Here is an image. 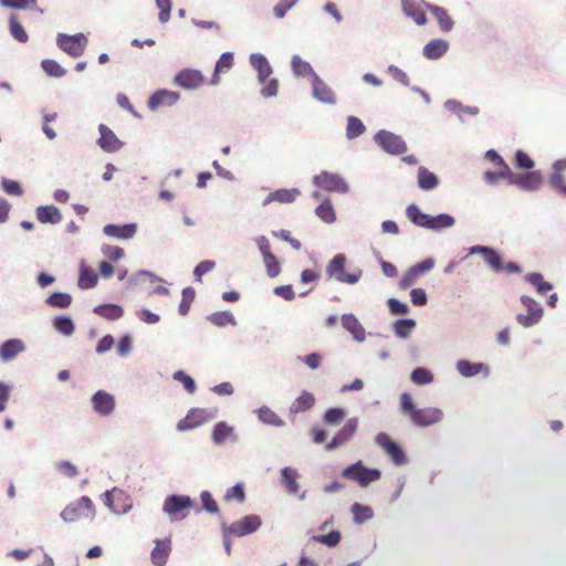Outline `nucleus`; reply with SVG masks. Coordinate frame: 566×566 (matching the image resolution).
Instances as JSON below:
<instances>
[{"mask_svg":"<svg viewBox=\"0 0 566 566\" xmlns=\"http://www.w3.org/2000/svg\"><path fill=\"white\" fill-rule=\"evenodd\" d=\"M346 256L342 253L336 254L326 265V273L329 279H334L339 283L355 284L361 277V270L348 273L346 272Z\"/></svg>","mask_w":566,"mask_h":566,"instance_id":"obj_2","label":"nucleus"},{"mask_svg":"<svg viewBox=\"0 0 566 566\" xmlns=\"http://www.w3.org/2000/svg\"><path fill=\"white\" fill-rule=\"evenodd\" d=\"M10 33L19 42L25 43L29 39L23 25L17 20L14 15L10 17L9 20Z\"/></svg>","mask_w":566,"mask_h":566,"instance_id":"obj_49","label":"nucleus"},{"mask_svg":"<svg viewBox=\"0 0 566 566\" xmlns=\"http://www.w3.org/2000/svg\"><path fill=\"white\" fill-rule=\"evenodd\" d=\"M174 379L180 381L189 394H193L196 391L195 380L184 371H176L174 374Z\"/></svg>","mask_w":566,"mask_h":566,"instance_id":"obj_62","label":"nucleus"},{"mask_svg":"<svg viewBox=\"0 0 566 566\" xmlns=\"http://www.w3.org/2000/svg\"><path fill=\"white\" fill-rule=\"evenodd\" d=\"M155 544L150 554L151 563L155 566H165L171 552V541L169 538L157 539Z\"/></svg>","mask_w":566,"mask_h":566,"instance_id":"obj_22","label":"nucleus"},{"mask_svg":"<svg viewBox=\"0 0 566 566\" xmlns=\"http://www.w3.org/2000/svg\"><path fill=\"white\" fill-rule=\"evenodd\" d=\"M95 514V507L88 496L80 497L75 503L67 505L61 513L63 521L76 522L81 518H91Z\"/></svg>","mask_w":566,"mask_h":566,"instance_id":"obj_4","label":"nucleus"},{"mask_svg":"<svg viewBox=\"0 0 566 566\" xmlns=\"http://www.w3.org/2000/svg\"><path fill=\"white\" fill-rule=\"evenodd\" d=\"M36 219L41 223L56 224L62 221L61 211L54 206H40L36 208Z\"/></svg>","mask_w":566,"mask_h":566,"instance_id":"obj_28","label":"nucleus"},{"mask_svg":"<svg viewBox=\"0 0 566 566\" xmlns=\"http://www.w3.org/2000/svg\"><path fill=\"white\" fill-rule=\"evenodd\" d=\"M453 224H454L453 217L446 214V213H441L436 217H431V216L429 217V223H428L427 229L440 230V229L449 228Z\"/></svg>","mask_w":566,"mask_h":566,"instance_id":"obj_43","label":"nucleus"},{"mask_svg":"<svg viewBox=\"0 0 566 566\" xmlns=\"http://www.w3.org/2000/svg\"><path fill=\"white\" fill-rule=\"evenodd\" d=\"M342 476L357 482L361 488H366L371 482L379 480L381 473L378 469H368L361 461H357L345 468L342 472Z\"/></svg>","mask_w":566,"mask_h":566,"instance_id":"obj_3","label":"nucleus"},{"mask_svg":"<svg viewBox=\"0 0 566 566\" xmlns=\"http://www.w3.org/2000/svg\"><path fill=\"white\" fill-rule=\"evenodd\" d=\"M200 500L202 503V507L210 514H216L219 512V506L211 493L208 491H202L200 494Z\"/></svg>","mask_w":566,"mask_h":566,"instance_id":"obj_59","label":"nucleus"},{"mask_svg":"<svg viewBox=\"0 0 566 566\" xmlns=\"http://www.w3.org/2000/svg\"><path fill=\"white\" fill-rule=\"evenodd\" d=\"M94 313L109 321L118 319L124 315L123 308L116 304L98 305L94 308Z\"/></svg>","mask_w":566,"mask_h":566,"instance_id":"obj_32","label":"nucleus"},{"mask_svg":"<svg viewBox=\"0 0 566 566\" xmlns=\"http://www.w3.org/2000/svg\"><path fill=\"white\" fill-rule=\"evenodd\" d=\"M515 167L518 169H532L534 161L525 151L517 150L515 153Z\"/></svg>","mask_w":566,"mask_h":566,"instance_id":"obj_61","label":"nucleus"},{"mask_svg":"<svg viewBox=\"0 0 566 566\" xmlns=\"http://www.w3.org/2000/svg\"><path fill=\"white\" fill-rule=\"evenodd\" d=\"M416 323L413 319H399L394 324L395 334L399 337H408Z\"/></svg>","mask_w":566,"mask_h":566,"instance_id":"obj_52","label":"nucleus"},{"mask_svg":"<svg viewBox=\"0 0 566 566\" xmlns=\"http://www.w3.org/2000/svg\"><path fill=\"white\" fill-rule=\"evenodd\" d=\"M71 303L72 296L67 293L62 292H54L46 300V304L49 306L56 308H66L71 305Z\"/></svg>","mask_w":566,"mask_h":566,"instance_id":"obj_42","label":"nucleus"},{"mask_svg":"<svg viewBox=\"0 0 566 566\" xmlns=\"http://www.w3.org/2000/svg\"><path fill=\"white\" fill-rule=\"evenodd\" d=\"M566 171V158L554 163L553 172L548 178L549 186L566 196V185H564Z\"/></svg>","mask_w":566,"mask_h":566,"instance_id":"obj_20","label":"nucleus"},{"mask_svg":"<svg viewBox=\"0 0 566 566\" xmlns=\"http://www.w3.org/2000/svg\"><path fill=\"white\" fill-rule=\"evenodd\" d=\"M209 321L219 327L226 326L228 324H234V317L230 312H216L209 316Z\"/></svg>","mask_w":566,"mask_h":566,"instance_id":"obj_55","label":"nucleus"},{"mask_svg":"<svg viewBox=\"0 0 566 566\" xmlns=\"http://www.w3.org/2000/svg\"><path fill=\"white\" fill-rule=\"evenodd\" d=\"M406 214L413 224L422 228L428 227L430 216L423 213L417 205H409L406 209Z\"/></svg>","mask_w":566,"mask_h":566,"instance_id":"obj_37","label":"nucleus"},{"mask_svg":"<svg viewBox=\"0 0 566 566\" xmlns=\"http://www.w3.org/2000/svg\"><path fill=\"white\" fill-rule=\"evenodd\" d=\"M232 53H223L216 63L214 73L211 77V85H218L220 83V73L229 71L233 66Z\"/></svg>","mask_w":566,"mask_h":566,"instance_id":"obj_31","label":"nucleus"},{"mask_svg":"<svg viewBox=\"0 0 566 566\" xmlns=\"http://www.w3.org/2000/svg\"><path fill=\"white\" fill-rule=\"evenodd\" d=\"M233 433L232 427L224 422H219L214 426L212 431V440L217 444L223 443Z\"/></svg>","mask_w":566,"mask_h":566,"instance_id":"obj_45","label":"nucleus"},{"mask_svg":"<svg viewBox=\"0 0 566 566\" xmlns=\"http://www.w3.org/2000/svg\"><path fill=\"white\" fill-rule=\"evenodd\" d=\"M179 99V94L174 91L161 90L155 92L148 99V107L157 109L160 106H171Z\"/></svg>","mask_w":566,"mask_h":566,"instance_id":"obj_21","label":"nucleus"},{"mask_svg":"<svg viewBox=\"0 0 566 566\" xmlns=\"http://www.w3.org/2000/svg\"><path fill=\"white\" fill-rule=\"evenodd\" d=\"M509 174V184L517 186L525 191H536L543 184V176L539 171H528L525 174Z\"/></svg>","mask_w":566,"mask_h":566,"instance_id":"obj_10","label":"nucleus"},{"mask_svg":"<svg viewBox=\"0 0 566 566\" xmlns=\"http://www.w3.org/2000/svg\"><path fill=\"white\" fill-rule=\"evenodd\" d=\"M375 142L391 155H401L407 151V144L402 137L385 129L379 130L375 135Z\"/></svg>","mask_w":566,"mask_h":566,"instance_id":"obj_6","label":"nucleus"},{"mask_svg":"<svg viewBox=\"0 0 566 566\" xmlns=\"http://www.w3.org/2000/svg\"><path fill=\"white\" fill-rule=\"evenodd\" d=\"M103 231L107 237L127 240L136 234L137 227L135 223H127L123 226L107 224L104 227Z\"/></svg>","mask_w":566,"mask_h":566,"instance_id":"obj_25","label":"nucleus"},{"mask_svg":"<svg viewBox=\"0 0 566 566\" xmlns=\"http://www.w3.org/2000/svg\"><path fill=\"white\" fill-rule=\"evenodd\" d=\"M101 137L98 139V145L102 149L108 153H113L118 150L122 147L120 140L116 137V135L104 124H101L99 127Z\"/></svg>","mask_w":566,"mask_h":566,"instance_id":"obj_23","label":"nucleus"},{"mask_svg":"<svg viewBox=\"0 0 566 566\" xmlns=\"http://www.w3.org/2000/svg\"><path fill=\"white\" fill-rule=\"evenodd\" d=\"M175 82L187 90H195L205 83L203 75L197 70H182L176 75Z\"/></svg>","mask_w":566,"mask_h":566,"instance_id":"obj_16","label":"nucleus"},{"mask_svg":"<svg viewBox=\"0 0 566 566\" xmlns=\"http://www.w3.org/2000/svg\"><path fill=\"white\" fill-rule=\"evenodd\" d=\"M25 346L21 339L13 338L4 342L0 347V359L2 361H9L13 359L18 354L22 353Z\"/></svg>","mask_w":566,"mask_h":566,"instance_id":"obj_27","label":"nucleus"},{"mask_svg":"<svg viewBox=\"0 0 566 566\" xmlns=\"http://www.w3.org/2000/svg\"><path fill=\"white\" fill-rule=\"evenodd\" d=\"M223 500L227 501V502H229L231 500H235L239 503L244 502L245 493H244L243 484L242 483H238L234 486L228 489L226 494H224V496H223Z\"/></svg>","mask_w":566,"mask_h":566,"instance_id":"obj_56","label":"nucleus"},{"mask_svg":"<svg viewBox=\"0 0 566 566\" xmlns=\"http://www.w3.org/2000/svg\"><path fill=\"white\" fill-rule=\"evenodd\" d=\"M316 216L326 223H332L335 221V211L329 200L323 201L316 208Z\"/></svg>","mask_w":566,"mask_h":566,"instance_id":"obj_48","label":"nucleus"},{"mask_svg":"<svg viewBox=\"0 0 566 566\" xmlns=\"http://www.w3.org/2000/svg\"><path fill=\"white\" fill-rule=\"evenodd\" d=\"M264 265L266 268V273L270 277H275L281 272V266L275 258V255L272 253L270 255H266L263 258Z\"/></svg>","mask_w":566,"mask_h":566,"instance_id":"obj_57","label":"nucleus"},{"mask_svg":"<svg viewBox=\"0 0 566 566\" xmlns=\"http://www.w3.org/2000/svg\"><path fill=\"white\" fill-rule=\"evenodd\" d=\"M313 181L317 187L327 191L344 193L348 190V186L345 180L336 174L323 171L319 175H316Z\"/></svg>","mask_w":566,"mask_h":566,"instance_id":"obj_13","label":"nucleus"},{"mask_svg":"<svg viewBox=\"0 0 566 566\" xmlns=\"http://www.w3.org/2000/svg\"><path fill=\"white\" fill-rule=\"evenodd\" d=\"M522 304L527 310V314H518L516 321L524 327H531L537 324L543 316V308L541 305L530 296H522Z\"/></svg>","mask_w":566,"mask_h":566,"instance_id":"obj_12","label":"nucleus"},{"mask_svg":"<svg viewBox=\"0 0 566 566\" xmlns=\"http://www.w3.org/2000/svg\"><path fill=\"white\" fill-rule=\"evenodd\" d=\"M458 371L464 377H472L480 374L482 370L488 373V367L481 363H471L469 360L462 359L457 364Z\"/></svg>","mask_w":566,"mask_h":566,"instance_id":"obj_35","label":"nucleus"},{"mask_svg":"<svg viewBox=\"0 0 566 566\" xmlns=\"http://www.w3.org/2000/svg\"><path fill=\"white\" fill-rule=\"evenodd\" d=\"M181 302L178 307L180 315L186 316L189 313L190 306L196 297V292L192 287H185L181 292Z\"/></svg>","mask_w":566,"mask_h":566,"instance_id":"obj_47","label":"nucleus"},{"mask_svg":"<svg viewBox=\"0 0 566 566\" xmlns=\"http://www.w3.org/2000/svg\"><path fill=\"white\" fill-rule=\"evenodd\" d=\"M300 195V191L297 189H279L275 190L264 199L263 206H266L273 201H277L280 203H291L293 202L296 197Z\"/></svg>","mask_w":566,"mask_h":566,"instance_id":"obj_29","label":"nucleus"},{"mask_svg":"<svg viewBox=\"0 0 566 566\" xmlns=\"http://www.w3.org/2000/svg\"><path fill=\"white\" fill-rule=\"evenodd\" d=\"M87 39L83 33L75 35L59 34L57 45L71 56H80L85 50Z\"/></svg>","mask_w":566,"mask_h":566,"instance_id":"obj_11","label":"nucleus"},{"mask_svg":"<svg viewBox=\"0 0 566 566\" xmlns=\"http://www.w3.org/2000/svg\"><path fill=\"white\" fill-rule=\"evenodd\" d=\"M424 8L433 14L443 32L451 31L454 23L444 8L431 3H424Z\"/></svg>","mask_w":566,"mask_h":566,"instance_id":"obj_26","label":"nucleus"},{"mask_svg":"<svg viewBox=\"0 0 566 566\" xmlns=\"http://www.w3.org/2000/svg\"><path fill=\"white\" fill-rule=\"evenodd\" d=\"M424 3L423 1L417 0H401V9L403 13L413 19V21L418 25H424L427 23V17L424 12Z\"/></svg>","mask_w":566,"mask_h":566,"instance_id":"obj_17","label":"nucleus"},{"mask_svg":"<svg viewBox=\"0 0 566 566\" xmlns=\"http://www.w3.org/2000/svg\"><path fill=\"white\" fill-rule=\"evenodd\" d=\"M54 327L64 335H71L74 332L72 319L64 316H59L54 319Z\"/></svg>","mask_w":566,"mask_h":566,"instance_id":"obj_58","label":"nucleus"},{"mask_svg":"<svg viewBox=\"0 0 566 566\" xmlns=\"http://www.w3.org/2000/svg\"><path fill=\"white\" fill-rule=\"evenodd\" d=\"M376 443L391 459L395 465H403L407 462V455L402 448L387 433H378L376 437Z\"/></svg>","mask_w":566,"mask_h":566,"instance_id":"obj_9","label":"nucleus"},{"mask_svg":"<svg viewBox=\"0 0 566 566\" xmlns=\"http://www.w3.org/2000/svg\"><path fill=\"white\" fill-rule=\"evenodd\" d=\"M448 50V42L441 39L432 40L423 48V55L429 60L441 57Z\"/></svg>","mask_w":566,"mask_h":566,"instance_id":"obj_30","label":"nucleus"},{"mask_svg":"<svg viewBox=\"0 0 566 566\" xmlns=\"http://www.w3.org/2000/svg\"><path fill=\"white\" fill-rule=\"evenodd\" d=\"M411 380L416 385H427L433 380V376L429 369L418 367L411 373Z\"/></svg>","mask_w":566,"mask_h":566,"instance_id":"obj_50","label":"nucleus"},{"mask_svg":"<svg viewBox=\"0 0 566 566\" xmlns=\"http://www.w3.org/2000/svg\"><path fill=\"white\" fill-rule=\"evenodd\" d=\"M400 405L402 412L408 415L412 423L418 427H428L442 420L443 412L438 408H422L415 407L412 397L405 392L400 396Z\"/></svg>","mask_w":566,"mask_h":566,"instance_id":"obj_1","label":"nucleus"},{"mask_svg":"<svg viewBox=\"0 0 566 566\" xmlns=\"http://www.w3.org/2000/svg\"><path fill=\"white\" fill-rule=\"evenodd\" d=\"M470 254H481L485 263L494 271L503 270L501 255L492 248L475 245L470 249Z\"/></svg>","mask_w":566,"mask_h":566,"instance_id":"obj_18","label":"nucleus"},{"mask_svg":"<svg viewBox=\"0 0 566 566\" xmlns=\"http://www.w3.org/2000/svg\"><path fill=\"white\" fill-rule=\"evenodd\" d=\"M97 284L96 273L88 266H82L78 277V286L81 289H92Z\"/></svg>","mask_w":566,"mask_h":566,"instance_id":"obj_40","label":"nucleus"},{"mask_svg":"<svg viewBox=\"0 0 566 566\" xmlns=\"http://www.w3.org/2000/svg\"><path fill=\"white\" fill-rule=\"evenodd\" d=\"M261 526V518L258 515L251 514L243 516L239 521L223 525L224 535H233L237 537L245 536L255 532Z\"/></svg>","mask_w":566,"mask_h":566,"instance_id":"obj_7","label":"nucleus"},{"mask_svg":"<svg viewBox=\"0 0 566 566\" xmlns=\"http://www.w3.org/2000/svg\"><path fill=\"white\" fill-rule=\"evenodd\" d=\"M214 412L203 408H192L185 418L178 421L177 429L179 431L192 430L214 418Z\"/></svg>","mask_w":566,"mask_h":566,"instance_id":"obj_8","label":"nucleus"},{"mask_svg":"<svg viewBox=\"0 0 566 566\" xmlns=\"http://www.w3.org/2000/svg\"><path fill=\"white\" fill-rule=\"evenodd\" d=\"M342 535L338 531H332L326 535H315L313 541L324 544L328 547H334L340 542Z\"/></svg>","mask_w":566,"mask_h":566,"instance_id":"obj_54","label":"nucleus"},{"mask_svg":"<svg viewBox=\"0 0 566 566\" xmlns=\"http://www.w3.org/2000/svg\"><path fill=\"white\" fill-rule=\"evenodd\" d=\"M365 130L366 127L358 117L349 116L347 118L346 135L349 139L360 136Z\"/></svg>","mask_w":566,"mask_h":566,"instance_id":"obj_44","label":"nucleus"},{"mask_svg":"<svg viewBox=\"0 0 566 566\" xmlns=\"http://www.w3.org/2000/svg\"><path fill=\"white\" fill-rule=\"evenodd\" d=\"M342 325L345 329L357 336V333L361 331V326L354 315L346 314L342 317Z\"/></svg>","mask_w":566,"mask_h":566,"instance_id":"obj_60","label":"nucleus"},{"mask_svg":"<svg viewBox=\"0 0 566 566\" xmlns=\"http://www.w3.org/2000/svg\"><path fill=\"white\" fill-rule=\"evenodd\" d=\"M159 9L158 19L161 23H166L170 18L171 1L170 0H156Z\"/></svg>","mask_w":566,"mask_h":566,"instance_id":"obj_63","label":"nucleus"},{"mask_svg":"<svg viewBox=\"0 0 566 566\" xmlns=\"http://www.w3.org/2000/svg\"><path fill=\"white\" fill-rule=\"evenodd\" d=\"M93 409L99 416H109L115 409V398L113 395L98 390L92 397Z\"/></svg>","mask_w":566,"mask_h":566,"instance_id":"obj_15","label":"nucleus"},{"mask_svg":"<svg viewBox=\"0 0 566 566\" xmlns=\"http://www.w3.org/2000/svg\"><path fill=\"white\" fill-rule=\"evenodd\" d=\"M313 96L325 104H335L336 94L318 75H314L312 81Z\"/></svg>","mask_w":566,"mask_h":566,"instance_id":"obj_19","label":"nucleus"},{"mask_svg":"<svg viewBox=\"0 0 566 566\" xmlns=\"http://www.w3.org/2000/svg\"><path fill=\"white\" fill-rule=\"evenodd\" d=\"M525 280L530 282L539 294L543 295L553 289L551 283L544 281L541 273H528L525 275Z\"/></svg>","mask_w":566,"mask_h":566,"instance_id":"obj_41","label":"nucleus"},{"mask_svg":"<svg viewBox=\"0 0 566 566\" xmlns=\"http://www.w3.org/2000/svg\"><path fill=\"white\" fill-rule=\"evenodd\" d=\"M439 184L438 177L429 171L426 167H420L418 169V186L422 190H432Z\"/></svg>","mask_w":566,"mask_h":566,"instance_id":"obj_33","label":"nucleus"},{"mask_svg":"<svg viewBox=\"0 0 566 566\" xmlns=\"http://www.w3.org/2000/svg\"><path fill=\"white\" fill-rule=\"evenodd\" d=\"M500 167H501L500 171H485L484 172L483 178L488 184H491V185L495 184L500 179H506L509 181V174H506V172H512V170L510 169V167L506 164H503V166H500Z\"/></svg>","mask_w":566,"mask_h":566,"instance_id":"obj_51","label":"nucleus"},{"mask_svg":"<svg viewBox=\"0 0 566 566\" xmlns=\"http://www.w3.org/2000/svg\"><path fill=\"white\" fill-rule=\"evenodd\" d=\"M292 70L297 76H311L312 81L314 80V75H317L311 64L306 61H303L298 55H294L292 57Z\"/></svg>","mask_w":566,"mask_h":566,"instance_id":"obj_38","label":"nucleus"},{"mask_svg":"<svg viewBox=\"0 0 566 566\" xmlns=\"http://www.w3.org/2000/svg\"><path fill=\"white\" fill-rule=\"evenodd\" d=\"M358 427V420L356 418L348 419L343 428L333 437V439L326 443L325 449L332 451L346 442H348L355 434Z\"/></svg>","mask_w":566,"mask_h":566,"instance_id":"obj_14","label":"nucleus"},{"mask_svg":"<svg viewBox=\"0 0 566 566\" xmlns=\"http://www.w3.org/2000/svg\"><path fill=\"white\" fill-rule=\"evenodd\" d=\"M193 506V502L186 495H170L166 497L163 510L171 522H178L187 516L186 511Z\"/></svg>","mask_w":566,"mask_h":566,"instance_id":"obj_5","label":"nucleus"},{"mask_svg":"<svg viewBox=\"0 0 566 566\" xmlns=\"http://www.w3.org/2000/svg\"><path fill=\"white\" fill-rule=\"evenodd\" d=\"M250 63L258 72L259 82L265 84V81L269 80L272 74V67L266 57L260 53H253L250 55Z\"/></svg>","mask_w":566,"mask_h":566,"instance_id":"obj_24","label":"nucleus"},{"mask_svg":"<svg viewBox=\"0 0 566 566\" xmlns=\"http://www.w3.org/2000/svg\"><path fill=\"white\" fill-rule=\"evenodd\" d=\"M263 87L261 90V95L265 98L273 97L277 95L279 92V82L275 78H269L265 81V84H262Z\"/></svg>","mask_w":566,"mask_h":566,"instance_id":"obj_64","label":"nucleus"},{"mask_svg":"<svg viewBox=\"0 0 566 566\" xmlns=\"http://www.w3.org/2000/svg\"><path fill=\"white\" fill-rule=\"evenodd\" d=\"M315 403L314 396L308 391H303L292 403L291 411L294 413L304 412L311 409Z\"/></svg>","mask_w":566,"mask_h":566,"instance_id":"obj_36","label":"nucleus"},{"mask_svg":"<svg viewBox=\"0 0 566 566\" xmlns=\"http://www.w3.org/2000/svg\"><path fill=\"white\" fill-rule=\"evenodd\" d=\"M297 472L292 468H284L282 470V483L285 486V490L290 494H296L300 490V485L297 483Z\"/></svg>","mask_w":566,"mask_h":566,"instance_id":"obj_34","label":"nucleus"},{"mask_svg":"<svg viewBox=\"0 0 566 566\" xmlns=\"http://www.w3.org/2000/svg\"><path fill=\"white\" fill-rule=\"evenodd\" d=\"M352 514L354 522L357 524H361L366 521H369L374 516V512L370 506L361 505L359 503H354L352 505Z\"/></svg>","mask_w":566,"mask_h":566,"instance_id":"obj_39","label":"nucleus"},{"mask_svg":"<svg viewBox=\"0 0 566 566\" xmlns=\"http://www.w3.org/2000/svg\"><path fill=\"white\" fill-rule=\"evenodd\" d=\"M41 65L44 72L50 76L61 77L66 73L65 70L54 60H43Z\"/></svg>","mask_w":566,"mask_h":566,"instance_id":"obj_53","label":"nucleus"},{"mask_svg":"<svg viewBox=\"0 0 566 566\" xmlns=\"http://www.w3.org/2000/svg\"><path fill=\"white\" fill-rule=\"evenodd\" d=\"M258 417L265 424L275 427L283 424V420L272 409L265 406L259 409Z\"/></svg>","mask_w":566,"mask_h":566,"instance_id":"obj_46","label":"nucleus"}]
</instances>
